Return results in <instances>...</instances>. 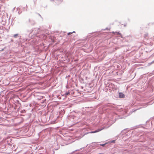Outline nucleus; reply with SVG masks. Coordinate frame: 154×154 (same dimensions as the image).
Returning a JSON list of instances; mask_svg holds the SVG:
<instances>
[{"mask_svg": "<svg viewBox=\"0 0 154 154\" xmlns=\"http://www.w3.org/2000/svg\"><path fill=\"white\" fill-rule=\"evenodd\" d=\"M27 32H29V34H27L25 33H24L22 34L21 35L19 36V39L20 41H21V40H23V41L24 42L28 40V37L29 36V34L31 33L32 32V31L31 30L30 31H28Z\"/></svg>", "mask_w": 154, "mask_h": 154, "instance_id": "nucleus-1", "label": "nucleus"}, {"mask_svg": "<svg viewBox=\"0 0 154 154\" xmlns=\"http://www.w3.org/2000/svg\"><path fill=\"white\" fill-rule=\"evenodd\" d=\"M27 23H29L32 26L34 25L35 23V22L34 20L30 19H29Z\"/></svg>", "mask_w": 154, "mask_h": 154, "instance_id": "nucleus-2", "label": "nucleus"}, {"mask_svg": "<svg viewBox=\"0 0 154 154\" xmlns=\"http://www.w3.org/2000/svg\"><path fill=\"white\" fill-rule=\"evenodd\" d=\"M102 130V129H97V130L94 131H91V132H88L86 133L85 134H84V135H83V136L85 135V134H88L89 133H97V132H99V131H100Z\"/></svg>", "mask_w": 154, "mask_h": 154, "instance_id": "nucleus-3", "label": "nucleus"}, {"mask_svg": "<svg viewBox=\"0 0 154 154\" xmlns=\"http://www.w3.org/2000/svg\"><path fill=\"white\" fill-rule=\"evenodd\" d=\"M16 103V104H15V108H18V109H19L21 106V104L19 101L18 100H17Z\"/></svg>", "mask_w": 154, "mask_h": 154, "instance_id": "nucleus-4", "label": "nucleus"}, {"mask_svg": "<svg viewBox=\"0 0 154 154\" xmlns=\"http://www.w3.org/2000/svg\"><path fill=\"white\" fill-rule=\"evenodd\" d=\"M119 96L120 98H123L125 97V95L122 93L120 92L119 93Z\"/></svg>", "mask_w": 154, "mask_h": 154, "instance_id": "nucleus-5", "label": "nucleus"}, {"mask_svg": "<svg viewBox=\"0 0 154 154\" xmlns=\"http://www.w3.org/2000/svg\"><path fill=\"white\" fill-rule=\"evenodd\" d=\"M17 36H18L19 37V34H14L13 36V37L14 38H17Z\"/></svg>", "mask_w": 154, "mask_h": 154, "instance_id": "nucleus-6", "label": "nucleus"}, {"mask_svg": "<svg viewBox=\"0 0 154 154\" xmlns=\"http://www.w3.org/2000/svg\"><path fill=\"white\" fill-rule=\"evenodd\" d=\"M106 144H107V143H105V144H100V145L101 146H102L103 147H104V146Z\"/></svg>", "mask_w": 154, "mask_h": 154, "instance_id": "nucleus-7", "label": "nucleus"}, {"mask_svg": "<svg viewBox=\"0 0 154 154\" xmlns=\"http://www.w3.org/2000/svg\"><path fill=\"white\" fill-rule=\"evenodd\" d=\"M75 32L74 31H73L71 32H68V35H70L71 34H72V33Z\"/></svg>", "mask_w": 154, "mask_h": 154, "instance_id": "nucleus-8", "label": "nucleus"}, {"mask_svg": "<svg viewBox=\"0 0 154 154\" xmlns=\"http://www.w3.org/2000/svg\"><path fill=\"white\" fill-rule=\"evenodd\" d=\"M70 94V92H66V94L67 95H68L69 94Z\"/></svg>", "mask_w": 154, "mask_h": 154, "instance_id": "nucleus-9", "label": "nucleus"}, {"mask_svg": "<svg viewBox=\"0 0 154 154\" xmlns=\"http://www.w3.org/2000/svg\"><path fill=\"white\" fill-rule=\"evenodd\" d=\"M70 93H71V94H73L74 92H73L72 91L71 92H70Z\"/></svg>", "mask_w": 154, "mask_h": 154, "instance_id": "nucleus-10", "label": "nucleus"}, {"mask_svg": "<svg viewBox=\"0 0 154 154\" xmlns=\"http://www.w3.org/2000/svg\"><path fill=\"white\" fill-rule=\"evenodd\" d=\"M152 63H154V60L153 61H152V62H151L150 63H149V64H149V65H151Z\"/></svg>", "mask_w": 154, "mask_h": 154, "instance_id": "nucleus-11", "label": "nucleus"}, {"mask_svg": "<svg viewBox=\"0 0 154 154\" xmlns=\"http://www.w3.org/2000/svg\"><path fill=\"white\" fill-rule=\"evenodd\" d=\"M85 148V147H83L82 148H81L80 149H79V150H78V151H79L80 150H81L82 149H84Z\"/></svg>", "mask_w": 154, "mask_h": 154, "instance_id": "nucleus-12", "label": "nucleus"}, {"mask_svg": "<svg viewBox=\"0 0 154 154\" xmlns=\"http://www.w3.org/2000/svg\"><path fill=\"white\" fill-rule=\"evenodd\" d=\"M115 140H112L111 141V143H115Z\"/></svg>", "mask_w": 154, "mask_h": 154, "instance_id": "nucleus-13", "label": "nucleus"}, {"mask_svg": "<svg viewBox=\"0 0 154 154\" xmlns=\"http://www.w3.org/2000/svg\"><path fill=\"white\" fill-rule=\"evenodd\" d=\"M23 9H24V10H23L24 11L26 10V7H24Z\"/></svg>", "mask_w": 154, "mask_h": 154, "instance_id": "nucleus-14", "label": "nucleus"}, {"mask_svg": "<svg viewBox=\"0 0 154 154\" xmlns=\"http://www.w3.org/2000/svg\"><path fill=\"white\" fill-rule=\"evenodd\" d=\"M109 30V29H108V28H106L105 29H104V30Z\"/></svg>", "mask_w": 154, "mask_h": 154, "instance_id": "nucleus-15", "label": "nucleus"}, {"mask_svg": "<svg viewBox=\"0 0 154 154\" xmlns=\"http://www.w3.org/2000/svg\"><path fill=\"white\" fill-rule=\"evenodd\" d=\"M148 103H146V104H145V105H144V106H146V105H148Z\"/></svg>", "mask_w": 154, "mask_h": 154, "instance_id": "nucleus-16", "label": "nucleus"}, {"mask_svg": "<svg viewBox=\"0 0 154 154\" xmlns=\"http://www.w3.org/2000/svg\"><path fill=\"white\" fill-rule=\"evenodd\" d=\"M36 29H37L38 30H39L40 29L39 28H36Z\"/></svg>", "mask_w": 154, "mask_h": 154, "instance_id": "nucleus-17", "label": "nucleus"}, {"mask_svg": "<svg viewBox=\"0 0 154 154\" xmlns=\"http://www.w3.org/2000/svg\"><path fill=\"white\" fill-rule=\"evenodd\" d=\"M137 110V109H136L134 110L133 111V112H135L136 110Z\"/></svg>", "mask_w": 154, "mask_h": 154, "instance_id": "nucleus-18", "label": "nucleus"}, {"mask_svg": "<svg viewBox=\"0 0 154 154\" xmlns=\"http://www.w3.org/2000/svg\"><path fill=\"white\" fill-rule=\"evenodd\" d=\"M117 33L118 34H120V33L119 32H118Z\"/></svg>", "mask_w": 154, "mask_h": 154, "instance_id": "nucleus-19", "label": "nucleus"}, {"mask_svg": "<svg viewBox=\"0 0 154 154\" xmlns=\"http://www.w3.org/2000/svg\"><path fill=\"white\" fill-rule=\"evenodd\" d=\"M21 8H22V7H19V9H21Z\"/></svg>", "mask_w": 154, "mask_h": 154, "instance_id": "nucleus-20", "label": "nucleus"}, {"mask_svg": "<svg viewBox=\"0 0 154 154\" xmlns=\"http://www.w3.org/2000/svg\"><path fill=\"white\" fill-rule=\"evenodd\" d=\"M8 145H9L10 146H11V144H10V143H8Z\"/></svg>", "mask_w": 154, "mask_h": 154, "instance_id": "nucleus-21", "label": "nucleus"}, {"mask_svg": "<svg viewBox=\"0 0 154 154\" xmlns=\"http://www.w3.org/2000/svg\"><path fill=\"white\" fill-rule=\"evenodd\" d=\"M50 1H51V2H52V1H54V0H50Z\"/></svg>", "mask_w": 154, "mask_h": 154, "instance_id": "nucleus-22", "label": "nucleus"}, {"mask_svg": "<svg viewBox=\"0 0 154 154\" xmlns=\"http://www.w3.org/2000/svg\"><path fill=\"white\" fill-rule=\"evenodd\" d=\"M18 13L19 14H20V13L19 12H18Z\"/></svg>", "mask_w": 154, "mask_h": 154, "instance_id": "nucleus-23", "label": "nucleus"}, {"mask_svg": "<svg viewBox=\"0 0 154 154\" xmlns=\"http://www.w3.org/2000/svg\"><path fill=\"white\" fill-rule=\"evenodd\" d=\"M152 24H154V22L153 23H152Z\"/></svg>", "mask_w": 154, "mask_h": 154, "instance_id": "nucleus-24", "label": "nucleus"}, {"mask_svg": "<svg viewBox=\"0 0 154 154\" xmlns=\"http://www.w3.org/2000/svg\"><path fill=\"white\" fill-rule=\"evenodd\" d=\"M140 108H141V107L140 108H139L138 109H140Z\"/></svg>", "mask_w": 154, "mask_h": 154, "instance_id": "nucleus-25", "label": "nucleus"}, {"mask_svg": "<svg viewBox=\"0 0 154 154\" xmlns=\"http://www.w3.org/2000/svg\"><path fill=\"white\" fill-rule=\"evenodd\" d=\"M140 108H141V107L140 108H139L138 109H140Z\"/></svg>", "mask_w": 154, "mask_h": 154, "instance_id": "nucleus-26", "label": "nucleus"}, {"mask_svg": "<svg viewBox=\"0 0 154 154\" xmlns=\"http://www.w3.org/2000/svg\"><path fill=\"white\" fill-rule=\"evenodd\" d=\"M140 108H141V107L140 108H139L138 109H140Z\"/></svg>", "mask_w": 154, "mask_h": 154, "instance_id": "nucleus-27", "label": "nucleus"}, {"mask_svg": "<svg viewBox=\"0 0 154 154\" xmlns=\"http://www.w3.org/2000/svg\"><path fill=\"white\" fill-rule=\"evenodd\" d=\"M126 26V25H124V26Z\"/></svg>", "mask_w": 154, "mask_h": 154, "instance_id": "nucleus-28", "label": "nucleus"}, {"mask_svg": "<svg viewBox=\"0 0 154 154\" xmlns=\"http://www.w3.org/2000/svg\"><path fill=\"white\" fill-rule=\"evenodd\" d=\"M16 17L14 18V19Z\"/></svg>", "mask_w": 154, "mask_h": 154, "instance_id": "nucleus-29", "label": "nucleus"}, {"mask_svg": "<svg viewBox=\"0 0 154 154\" xmlns=\"http://www.w3.org/2000/svg\"><path fill=\"white\" fill-rule=\"evenodd\" d=\"M58 149H55V150H57Z\"/></svg>", "mask_w": 154, "mask_h": 154, "instance_id": "nucleus-30", "label": "nucleus"}]
</instances>
